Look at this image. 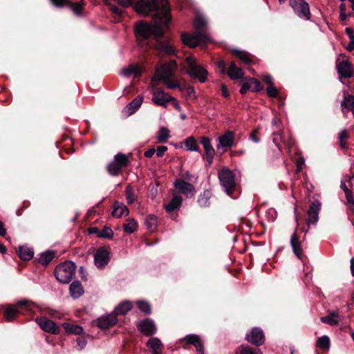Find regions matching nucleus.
Here are the masks:
<instances>
[{"mask_svg": "<svg viewBox=\"0 0 354 354\" xmlns=\"http://www.w3.org/2000/svg\"><path fill=\"white\" fill-rule=\"evenodd\" d=\"M354 49V37H352V39H351V41L349 44L346 46V50L348 51H352Z\"/></svg>", "mask_w": 354, "mask_h": 354, "instance_id": "nucleus-64", "label": "nucleus"}, {"mask_svg": "<svg viewBox=\"0 0 354 354\" xmlns=\"http://www.w3.org/2000/svg\"><path fill=\"white\" fill-rule=\"evenodd\" d=\"M219 144L217 149L231 147L234 145V133L231 131L225 132L224 134L218 137Z\"/></svg>", "mask_w": 354, "mask_h": 354, "instance_id": "nucleus-19", "label": "nucleus"}, {"mask_svg": "<svg viewBox=\"0 0 354 354\" xmlns=\"http://www.w3.org/2000/svg\"><path fill=\"white\" fill-rule=\"evenodd\" d=\"M173 100L167 93L160 88H156L153 92L152 102L154 104L166 107L167 102Z\"/></svg>", "mask_w": 354, "mask_h": 354, "instance_id": "nucleus-12", "label": "nucleus"}, {"mask_svg": "<svg viewBox=\"0 0 354 354\" xmlns=\"http://www.w3.org/2000/svg\"><path fill=\"white\" fill-rule=\"evenodd\" d=\"M94 258L95 265L98 268H102L108 263L109 252L105 248H100L95 253Z\"/></svg>", "mask_w": 354, "mask_h": 354, "instance_id": "nucleus-20", "label": "nucleus"}, {"mask_svg": "<svg viewBox=\"0 0 354 354\" xmlns=\"http://www.w3.org/2000/svg\"><path fill=\"white\" fill-rule=\"evenodd\" d=\"M304 165V159L303 158H299L297 160V171H300L302 169Z\"/></svg>", "mask_w": 354, "mask_h": 354, "instance_id": "nucleus-61", "label": "nucleus"}, {"mask_svg": "<svg viewBox=\"0 0 354 354\" xmlns=\"http://www.w3.org/2000/svg\"><path fill=\"white\" fill-rule=\"evenodd\" d=\"M330 343L329 337L324 335L318 339L317 346L323 350H328L330 348Z\"/></svg>", "mask_w": 354, "mask_h": 354, "instance_id": "nucleus-41", "label": "nucleus"}, {"mask_svg": "<svg viewBox=\"0 0 354 354\" xmlns=\"http://www.w3.org/2000/svg\"><path fill=\"white\" fill-rule=\"evenodd\" d=\"M348 135L346 130H342L339 133V142L342 148L346 149L347 148L346 145V139L348 138Z\"/></svg>", "mask_w": 354, "mask_h": 354, "instance_id": "nucleus-46", "label": "nucleus"}, {"mask_svg": "<svg viewBox=\"0 0 354 354\" xmlns=\"http://www.w3.org/2000/svg\"><path fill=\"white\" fill-rule=\"evenodd\" d=\"M272 126L275 127L273 131V135H279V140H282V138L281 137V134L279 133V132L281 131V127L279 124V120L277 118H274L272 120Z\"/></svg>", "mask_w": 354, "mask_h": 354, "instance_id": "nucleus-50", "label": "nucleus"}, {"mask_svg": "<svg viewBox=\"0 0 354 354\" xmlns=\"http://www.w3.org/2000/svg\"><path fill=\"white\" fill-rule=\"evenodd\" d=\"M337 70L342 77L349 78L353 75L352 65L346 59L337 64Z\"/></svg>", "mask_w": 354, "mask_h": 354, "instance_id": "nucleus-18", "label": "nucleus"}, {"mask_svg": "<svg viewBox=\"0 0 354 354\" xmlns=\"http://www.w3.org/2000/svg\"><path fill=\"white\" fill-rule=\"evenodd\" d=\"M290 245L292 248L293 252L296 254L298 258H301V246L299 241V237L296 232H294L291 236Z\"/></svg>", "mask_w": 354, "mask_h": 354, "instance_id": "nucleus-29", "label": "nucleus"}, {"mask_svg": "<svg viewBox=\"0 0 354 354\" xmlns=\"http://www.w3.org/2000/svg\"><path fill=\"white\" fill-rule=\"evenodd\" d=\"M19 257L23 260H30L33 257L34 252L32 248L21 246L17 251Z\"/></svg>", "mask_w": 354, "mask_h": 354, "instance_id": "nucleus-34", "label": "nucleus"}, {"mask_svg": "<svg viewBox=\"0 0 354 354\" xmlns=\"http://www.w3.org/2000/svg\"><path fill=\"white\" fill-rule=\"evenodd\" d=\"M138 328L140 331L147 336H151L156 333L157 328L154 322L150 319H145L140 322Z\"/></svg>", "mask_w": 354, "mask_h": 354, "instance_id": "nucleus-17", "label": "nucleus"}, {"mask_svg": "<svg viewBox=\"0 0 354 354\" xmlns=\"http://www.w3.org/2000/svg\"><path fill=\"white\" fill-rule=\"evenodd\" d=\"M240 354H262L259 349H253L248 346H242L240 348Z\"/></svg>", "mask_w": 354, "mask_h": 354, "instance_id": "nucleus-48", "label": "nucleus"}, {"mask_svg": "<svg viewBox=\"0 0 354 354\" xmlns=\"http://www.w3.org/2000/svg\"><path fill=\"white\" fill-rule=\"evenodd\" d=\"M112 214L117 218L127 216L129 214V209L123 203L115 202L113 205Z\"/></svg>", "mask_w": 354, "mask_h": 354, "instance_id": "nucleus-26", "label": "nucleus"}, {"mask_svg": "<svg viewBox=\"0 0 354 354\" xmlns=\"http://www.w3.org/2000/svg\"><path fill=\"white\" fill-rule=\"evenodd\" d=\"M277 213L276 210L273 208H269L266 211V216L268 218V221H273L277 218Z\"/></svg>", "mask_w": 354, "mask_h": 354, "instance_id": "nucleus-51", "label": "nucleus"}, {"mask_svg": "<svg viewBox=\"0 0 354 354\" xmlns=\"http://www.w3.org/2000/svg\"><path fill=\"white\" fill-rule=\"evenodd\" d=\"M116 323L117 318L113 313L107 316L102 317L96 321V325L102 329L109 328Z\"/></svg>", "mask_w": 354, "mask_h": 354, "instance_id": "nucleus-21", "label": "nucleus"}, {"mask_svg": "<svg viewBox=\"0 0 354 354\" xmlns=\"http://www.w3.org/2000/svg\"><path fill=\"white\" fill-rule=\"evenodd\" d=\"M266 91H267L268 95L271 97H274L278 94V91H277V88L274 86H273L272 85L269 86L267 88Z\"/></svg>", "mask_w": 354, "mask_h": 354, "instance_id": "nucleus-53", "label": "nucleus"}, {"mask_svg": "<svg viewBox=\"0 0 354 354\" xmlns=\"http://www.w3.org/2000/svg\"><path fill=\"white\" fill-rule=\"evenodd\" d=\"M227 75L234 80L242 78L244 73L241 68L236 66L234 62H232L227 71Z\"/></svg>", "mask_w": 354, "mask_h": 354, "instance_id": "nucleus-27", "label": "nucleus"}, {"mask_svg": "<svg viewBox=\"0 0 354 354\" xmlns=\"http://www.w3.org/2000/svg\"><path fill=\"white\" fill-rule=\"evenodd\" d=\"M181 39L185 45L191 48H194L198 45L203 46L207 43L212 42V39L208 33L205 32H194L193 34L183 33Z\"/></svg>", "mask_w": 354, "mask_h": 354, "instance_id": "nucleus-8", "label": "nucleus"}, {"mask_svg": "<svg viewBox=\"0 0 354 354\" xmlns=\"http://www.w3.org/2000/svg\"><path fill=\"white\" fill-rule=\"evenodd\" d=\"M135 10L143 15L154 12V17H162L165 22H169V8L167 0H140L134 6Z\"/></svg>", "mask_w": 354, "mask_h": 354, "instance_id": "nucleus-1", "label": "nucleus"}, {"mask_svg": "<svg viewBox=\"0 0 354 354\" xmlns=\"http://www.w3.org/2000/svg\"><path fill=\"white\" fill-rule=\"evenodd\" d=\"M71 295L73 298L77 299L82 295L84 293V289L80 281H73L69 287Z\"/></svg>", "mask_w": 354, "mask_h": 354, "instance_id": "nucleus-28", "label": "nucleus"}, {"mask_svg": "<svg viewBox=\"0 0 354 354\" xmlns=\"http://www.w3.org/2000/svg\"><path fill=\"white\" fill-rule=\"evenodd\" d=\"M113 235L112 230L109 227H104L100 233L99 236L103 238H111Z\"/></svg>", "mask_w": 354, "mask_h": 354, "instance_id": "nucleus-52", "label": "nucleus"}, {"mask_svg": "<svg viewBox=\"0 0 354 354\" xmlns=\"http://www.w3.org/2000/svg\"><path fill=\"white\" fill-rule=\"evenodd\" d=\"M342 111L344 113L354 111V96L349 94H344V99L341 103Z\"/></svg>", "mask_w": 354, "mask_h": 354, "instance_id": "nucleus-22", "label": "nucleus"}, {"mask_svg": "<svg viewBox=\"0 0 354 354\" xmlns=\"http://www.w3.org/2000/svg\"><path fill=\"white\" fill-rule=\"evenodd\" d=\"M177 65L174 60H171L158 68L152 79L153 82L162 80L169 88H176L180 86V84L176 80H174L175 71Z\"/></svg>", "mask_w": 354, "mask_h": 354, "instance_id": "nucleus-3", "label": "nucleus"}, {"mask_svg": "<svg viewBox=\"0 0 354 354\" xmlns=\"http://www.w3.org/2000/svg\"><path fill=\"white\" fill-rule=\"evenodd\" d=\"M62 326L67 333L81 335L84 332L83 328L79 325L65 322L62 324Z\"/></svg>", "mask_w": 354, "mask_h": 354, "instance_id": "nucleus-32", "label": "nucleus"}, {"mask_svg": "<svg viewBox=\"0 0 354 354\" xmlns=\"http://www.w3.org/2000/svg\"><path fill=\"white\" fill-rule=\"evenodd\" d=\"M340 320V315L335 312L330 313L328 315L321 317L323 323L328 324L330 326L337 325Z\"/></svg>", "mask_w": 354, "mask_h": 354, "instance_id": "nucleus-31", "label": "nucleus"}, {"mask_svg": "<svg viewBox=\"0 0 354 354\" xmlns=\"http://www.w3.org/2000/svg\"><path fill=\"white\" fill-rule=\"evenodd\" d=\"M75 268L73 262L71 261H64L56 267L55 276L59 282L67 283L72 279Z\"/></svg>", "mask_w": 354, "mask_h": 354, "instance_id": "nucleus-6", "label": "nucleus"}, {"mask_svg": "<svg viewBox=\"0 0 354 354\" xmlns=\"http://www.w3.org/2000/svg\"><path fill=\"white\" fill-rule=\"evenodd\" d=\"M169 22H165L162 17H154L153 24L141 21L138 23L135 28V33L138 39H147L151 35L156 38H160L164 35L163 27L166 26Z\"/></svg>", "mask_w": 354, "mask_h": 354, "instance_id": "nucleus-2", "label": "nucleus"}, {"mask_svg": "<svg viewBox=\"0 0 354 354\" xmlns=\"http://www.w3.org/2000/svg\"><path fill=\"white\" fill-rule=\"evenodd\" d=\"M348 203L354 205V195L351 190H346L344 193Z\"/></svg>", "mask_w": 354, "mask_h": 354, "instance_id": "nucleus-55", "label": "nucleus"}, {"mask_svg": "<svg viewBox=\"0 0 354 354\" xmlns=\"http://www.w3.org/2000/svg\"><path fill=\"white\" fill-rule=\"evenodd\" d=\"M51 1L56 6H62L67 2V0H51Z\"/></svg>", "mask_w": 354, "mask_h": 354, "instance_id": "nucleus-62", "label": "nucleus"}, {"mask_svg": "<svg viewBox=\"0 0 354 354\" xmlns=\"http://www.w3.org/2000/svg\"><path fill=\"white\" fill-rule=\"evenodd\" d=\"M142 102L143 96L138 95L132 102H131L126 106L124 111L129 115H132L140 108Z\"/></svg>", "mask_w": 354, "mask_h": 354, "instance_id": "nucleus-23", "label": "nucleus"}, {"mask_svg": "<svg viewBox=\"0 0 354 354\" xmlns=\"http://www.w3.org/2000/svg\"><path fill=\"white\" fill-rule=\"evenodd\" d=\"M217 67L220 69V72L222 74L225 73V63L223 60H218L216 62Z\"/></svg>", "mask_w": 354, "mask_h": 354, "instance_id": "nucleus-59", "label": "nucleus"}, {"mask_svg": "<svg viewBox=\"0 0 354 354\" xmlns=\"http://www.w3.org/2000/svg\"><path fill=\"white\" fill-rule=\"evenodd\" d=\"M218 175L221 185L226 194L234 198L232 194L236 189V181L233 172L227 168H223L218 171Z\"/></svg>", "mask_w": 354, "mask_h": 354, "instance_id": "nucleus-7", "label": "nucleus"}, {"mask_svg": "<svg viewBox=\"0 0 354 354\" xmlns=\"http://www.w3.org/2000/svg\"><path fill=\"white\" fill-rule=\"evenodd\" d=\"M200 142L203 145L205 150V155L203 158L207 161L209 165H211L213 160L215 151L211 144L210 139L207 137L203 136L200 138Z\"/></svg>", "mask_w": 354, "mask_h": 354, "instance_id": "nucleus-13", "label": "nucleus"}, {"mask_svg": "<svg viewBox=\"0 0 354 354\" xmlns=\"http://www.w3.org/2000/svg\"><path fill=\"white\" fill-rule=\"evenodd\" d=\"M129 162V156L124 153H117L107 166L108 172L112 176H118Z\"/></svg>", "mask_w": 354, "mask_h": 354, "instance_id": "nucleus-9", "label": "nucleus"}, {"mask_svg": "<svg viewBox=\"0 0 354 354\" xmlns=\"http://www.w3.org/2000/svg\"><path fill=\"white\" fill-rule=\"evenodd\" d=\"M70 6L75 15H80L83 9V0L81 2L71 3Z\"/></svg>", "mask_w": 354, "mask_h": 354, "instance_id": "nucleus-47", "label": "nucleus"}, {"mask_svg": "<svg viewBox=\"0 0 354 354\" xmlns=\"http://www.w3.org/2000/svg\"><path fill=\"white\" fill-rule=\"evenodd\" d=\"M122 73L127 77L131 75L136 77L140 75L141 68L138 65H131L129 67L123 68Z\"/></svg>", "mask_w": 354, "mask_h": 354, "instance_id": "nucleus-35", "label": "nucleus"}, {"mask_svg": "<svg viewBox=\"0 0 354 354\" xmlns=\"http://www.w3.org/2000/svg\"><path fill=\"white\" fill-rule=\"evenodd\" d=\"M249 84L251 87L252 91H259L261 89V83L259 80L254 78H250L248 80Z\"/></svg>", "mask_w": 354, "mask_h": 354, "instance_id": "nucleus-49", "label": "nucleus"}, {"mask_svg": "<svg viewBox=\"0 0 354 354\" xmlns=\"http://www.w3.org/2000/svg\"><path fill=\"white\" fill-rule=\"evenodd\" d=\"M185 145L187 150L190 151H200L197 141L194 137H189L185 141Z\"/></svg>", "mask_w": 354, "mask_h": 354, "instance_id": "nucleus-38", "label": "nucleus"}, {"mask_svg": "<svg viewBox=\"0 0 354 354\" xmlns=\"http://www.w3.org/2000/svg\"><path fill=\"white\" fill-rule=\"evenodd\" d=\"M182 203V198L179 196H174L171 201L165 205L167 212H172L178 208Z\"/></svg>", "mask_w": 354, "mask_h": 354, "instance_id": "nucleus-37", "label": "nucleus"}, {"mask_svg": "<svg viewBox=\"0 0 354 354\" xmlns=\"http://www.w3.org/2000/svg\"><path fill=\"white\" fill-rule=\"evenodd\" d=\"M35 305L28 300L19 301L15 306L8 305L5 307L4 317L11 322L18 314H26L33 310Z\"/></svg>", "mask_w": 354, "mask_h": 354, "instance_id": "nucleus-5", "label": "nucleus"}, {"mask_svg": "<svg viewBox=\"0 0 354 354\" xmlns=\"http://www.w3.org/2000/svg\"><path fill=\"white\" fill-rule=\"evenodd\" d=\"M221 92L223 97H227L229 96L227 88L224 84H221Z\"/></svg>", "mask_w": 354, "mask_h": 354, "instance_id": "nucleus-63", "label": "nucleus"}, {"mask_svg": "<svg viewBox=\"0 0 354 354\" xmlns=\"http://www.w3.org/2000/svg\"><path fill=\"white\" fill-rule=\"evenodd\" d=\"M183 340H185L187 344H194L196 348V350L198 353H203V346L201 342L199 336L194 334L188 335L183 339Z\"/></svg>", "mask_w": 354, "mask_h": 354, "instance_id": "nucleus-24", "label": "nucleus"}, {"mask_svg": "<svg viewBox=\"0 0 354 354\" xmlns=\"http://www.w3.org/2000/svg\"><path fill=\"white\" fill-rule=\"evenodd\" d=\"M146 223L148 227L152 229L156 224V218L155 216L150 215L147 217Z\"/></svg>", "mask_w": 354, "mask_h": 354, "instance_id": "nucleus-54", "label": "nucleus"}, {"mask_svg": "<svg viewBox=\"0 0 354 354\" xmlns=\"http://www.w3.org/2000/svg\"><path fill=\"white\" fill-rule=\"evenodd\" d=\"M290 5L299 17L305 20L310 19V8L304 0H290Z\"/></svg>", "mask_w": 354, "mask_h": 354, "instance_id": "nucleus-10", "label": "nucleus"}, {"mask_svg": "<svg viewBox=\"0 0 354 354\" xmlns=\"http://www.w3.org/2000/svg\"><path fill=\"white\" fill-rule=\"evenodd\" d=\"M169 137V131L165 127H162L157 133V139L161 143L166 142Z\"/></svg>", "mask_w": 354, "mask_h": 354, "instance_id": "nucleus-39", "label": "nucleus"}, {"mask_svg": "<svg viewBox=\"0 0 354 354\" xmlns=\"http://www.w3.org/2000/svg\"><path fill=\"white\" fill-rule=\"evenodd\" d=\"M55 254L51 251L44 252L39 259V263L43 266H47L54 258Z\"/></svg>", "mask_w": 354, "mask_h": 354, "instance_id": "nucleus-40", "label": "nucleus"}, {"mask_svg": "<svg viewBox=\"0 0 354 354\" xmlns=\"http://www.w3.org/2000/svg\"><path fill=\"white\" fill-rule=\"evenodd\" d=\"M250 90L251 91V87H250V85L249 84V82L248 80L245 82H244L241 86V88L240 90V93L241 94H245L247 93L248 91Z\"/></svg>", "mask_w": 354, "mask_h": 354, "instance_id": "nucleus-58", "label": "nucleus"}, {"mask_svg": "<svg viewBox=\"0 0 354 354\" xmlns=\"http://www.w3.org/2000/svg\"><path fill=\"white\" fill-rule=\"evenodd\" d=\"M148 347L151 350L152 354H162L163 345L157 337H152L147 342Z\"/></svg>", "mask_w": 354, "mask_h": 354, "instance_id": "nucleus-25", "label": "nucleus"}, {"mask_svg": "<svg viewBox=\"0 0 354 354\" xmlns=\"http://www.w3.org/2000/svg\"><path fill=\"white\" fill-rule=\"evenodd\" d=\"M132 308L130 301H126L120 304L114 310L113 314L116 317L118 315H125Z\"/></svg>", "mask_w": 354, "mask_h": 354, "instance_id": "nucleus-33", "label": "nucleus"}, {"mask_svg": "<svg viewBox=\"0 0 354 354\" xmlns=\"http://www.w3.org/2000/svg\"><path fill=\"white\" fill-rule=\"evenodd\" d=\"M109 5L110 6L111 10L112 11L113 13L118 16H120L122 15V10L120 8H118L114 5H112L111 3Z\"/></svg>", "mask_w": 354, "mask_h": 354, "instance_id": "nucleus-60", "label": "nucleus"}, {"mask_svg": "<svg viewBox=\"0 0 354 354\" xmlns=\"http://www.w3.org/2000/svg\"><path fill=\"white\" fill-rule=\"evenodd\" d=\"M183 68L191 77L198 79L201 82L206 81L208 72L196 62L195 57H187L183 63Z\"/></svg>", "mask_w": 354, "mask_h": 354, "instance_id": "nucleus-4", "label": "nucleus"}, {"mask_svg": "<svg viewBox=\"0 0 354 354\" xmlns=\"http://www.w3.org/2000/svg\"><path fill=\"white\" fill-rule=\"evenodd\" d=\"M206 21L202 17H197L194 22L195 32H207L206 30Z\"/></svg>", "mask_w": 354, "mask_h": 354, "instance_id": "nucleus-36", "label": "nucleus"}, {"mask_svg": "<svg viewBox=\"0 0 354 354\" xmlns=\"http://www.w3.org/2000/svg\"><path fill=\"white\" fill-rule=\"evenodd\" d=\"M174 185L180 193L185 195L187 197H191L194 195L195 189L192 184L182 179H178L176 180Z\"/></svg>", "mask_w": 354, "mask_h": 354, "instance_id": "nucleus-15", "label": "nucleus"}, {"mask_svg": "<svg viewBox=\"0 0 354 354\" xmlns=\"http://www.w3.org/2000/svg\"><path fill=\"white\" fill-rule=\"evenodd\" d=\"M263 81L269 84V86L273 85V80L272 77L268 74L263 75L261 77Z\"/></svg>", "mask_w": 354, "mask_h": 354, "instance_id": "nucleus-57", "label": "nucleus"}, {"mask_svg": "<svg viewBox=\"0 0 354 354\" xmlns=\"http://www.w3.org/2000/svg\"><path fill=\"white\" fill-rule=\"evenodd\" d=\"M156 48L160 53H164L165 54H171L174 52V45L169 41H158Z\"/></svg>", "mask_w": 354, "mask_h": 354, "instance_id": "nucleus-30", "label": "nucleus"}, {"mask_svg": "<svg viewBox=\"0 0 354 354\" xmlns=\"http://www.w3.org/2000/svg\"><path fill=\"white\" fill-rule=\"evenodd\" d=\"M136 304L139 308V309L145 313V314H150L151 312V306L150 304L145 301H136Z\"/></svg>", "mask_w": 354, "mask_h": 354, "instance_id": "nucleus-45", "label": "nucleus"}, {"mask_svg": "<svg viewBox=\"0 0 354 354\" xmlns=\"http://www.w3.org/2000/svg\"><path fill=\"white\" fill-rule=\"evenodd\" d=\"M126 200L129 204H132L136 200L133 189L131 186H127L125 189Z\"/></svg>", "mask_w": 354, "mask_h": 354, "instance_id": "nucleus-44", "label": "nucleus"}, {"mask_svg": "<svg viewBox=\"0 0 354 354\" xmlns=\"http://www.w3.org/2000/svg\"><path fill=\"white\" fill-rule=\"evenodd\" d=\"M123 228L126 232L133 233L137 229V223L134 219L129 218L124 224Z\"/></svg>", "mask_w": 354, "mask_h": 354, "instance_id": "nucleus-42", "label": "nucleus"}, {"mask_svg": "<svg viewBox=\"0 0 354 354\" xmlns=\"http://www.w3.org/2000/svg\"><path fill=\"white\" fill-rule=\"evenodd\" d=\"M167 150V147L165 146H159L156 149V153L157 156L161 157L164 155L165 152Z\"/></svg>", "mask_w": 354, "mask_h": 354, "instance_id": "nucleus-56", "label": "nucleus"}, {"mask_svg": "<svg viewBox=\"0 0 354 354\" xmlns=\"http://www.w3.org/2000/svg\"><path fill=\"white\" fill-rule=\"evenodd\" d=\"M235 56H236L239 59H240L245 64H250L251 62V59L249 57V55L245 52L240 50H234L233 51Z\"/></svg>", "mask_w": 354, "mask_h": 354, "instance_id": "nucleus-43", "label": "nucleus"}, {"mask_svg": "<svg viewBox=\"0 0 354 354\" xmlns=\"http://www.w3.org/2000/svg\"><path fill=\"white\" fill-rule=\"evenodd\" d=\"M320 207L321 204L317 201H313L310 204V208L308 211V219L306 221L308 225L315 224L318 221Z\"/></svg>", "mask_w": 354, "mask_h": 354, "instance_id": "nucleus-16", "label": "nucleus"}, {"mask_svg": "<svg viewBox=\"0 0 354 354\" xmlns=\"http://www.w3.org/2000/svg\"><path fill=\"white\" fill-rule=\"evenodd\" d=\"M35 322L46 333L54 335L60 333V327L55 322L46 317H37Z\"/></svg>", "mask_w": 354, "mask_h": 354, "instance_id": "nucleus-11", "label": "nucleus"}, {"mask_svg": "<svg viewBox=\"0 0 354 354\" xmlns=\"http://www.w3.org/2000/svg\"><path fill=\"white\" fill-rule=\"evenodd\" d=\"M246 339L256 346L263 344L265 340L263 332L259 328H252L250 333L246 335Z\"/></svg>", "mask_w": 354, "mask_h": 354, "instance_id": "nucleus-14", "label": "nucleus"}]
</instances>
